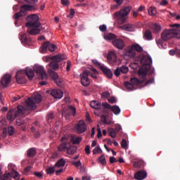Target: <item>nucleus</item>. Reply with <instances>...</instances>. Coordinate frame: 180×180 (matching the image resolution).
<instances>
[{
    "label": "nucleus",
    "instance_id": "obj_12",
    "mask_svg": "<svg viewBox=\"0 0 180 180\" xmlns=\"http://www.w3.org/2000/svg\"><path fill=\"white\" fill-rule=\"evenodd\" d=\"M146 79H143V78L142 79V80H140L136 77H133V78H131L130 79L131 83L129 82H124V86L126 87V89L131 91L134 89V85H139L146 82Z\"/></svg>",
    "mask_w": 180,
    "mask_h": 180
},
{
    "label": "nucleus",
    "instance_id": "obj_18",
    "mask_svg": "<svg viewBox=\"0 0 180 180\" xmlns=\"http://www.w3.org/2000/svg\"><path fill=\"white\" fill-rule=\"evenodd\" d=\"M134 179L136 180H143L147 177V172L144 170L139 171L134 173Z\"/></svg>",
    "mask_w": 180,
    "mask_h": 180
},
{
    "label": "nucleus",
    "instance_id": "obj_7",
    "mask_svg": "<svg viewBox=\"0 0 180 180\" xmlns=\"http://www.w3.org/2000/svg\"><path fill=\"white\" fill-rule=\"evenodd\" d=\"M25 114V108L22 105H18L16 108H11L9 110L8 112L6 115V120L11 122L13 120L18 116H22Z\"/></svg>",
    "mask_w": 180,
    "mask_h": 180
},
{
    "label": "nucleus",
    "instance_id": "obj_21",
    "mask_svg": "<svg viewBox=\"0 0 180 180\" xmlns=\"http://www.w3.org/2000/svg\"><path fill=\"white\" fill-rule=\"evenodd\" d=\"M107 60H108V63L110 64H112L117 62V56L115 55V53L113 51H110L108 53V55H107Z\"/></svg>",
    "mask_w": 180,
    "mask_h": 180
},
{
    "label": "nucleus",
    "instance_id": "obj_34",
    "mask_svg": "<svg viewBox=\"0 0 180 180\" xmlns=\"http://www.w3.org/2000/svg\"><path fill=\"white\" fill-rule=\"evenodd\" d=\"M10 174H11V177L14 178L15 180L20 179V174L18 172L15 171L14 169H13V171Z\"/></svg>",
    "mask_w": 180,
    "mask_h": 180
},
{
    "label": "nucleus",
    "instance_id": "obj_30",
    "mask_svg": "<svg viewBox=\"0 0 180 180\" xmlns=\"http://www.w3.org/2000/svg\"><path fill=\"white\" fill-rule=\"evenodd\" d=\"M72 141L73 144H80L81 141H82V137L81 136H73L72 137Z\"/></svg>",
    "mask_w": 180,
    "mask_h": 180
},
{
    "label": "nucleus",
    "instance_id": "obj_58",
    "mask_svg": "<svg viewBox=\"0 0 180 180\" xmlns=\"http://www.w3.org/2000/svg\"><path fill=\"white\" fill-rule=\"evenodd\" d=\"M98 29H100V31L102 32H104L106 31V25H100V27H98Z\"/></svg>",
    "mask_w": 180,
    "mask_h": 180
},
{
    "label": "nucleus",
    "instance_id": "obj_36",
    "mask_svg": "<svg viewBox=\"0 0 180 180\" xmlns=\"http://www.w3.org/2000/svg\"><path fill=\"white\" fill-rule=\"evenodd\" d=\"M108 134L110 136H111L112 139H115L116 137V132L113 128H109Z\"/></svg>",
    "mask_w": 180,
    "mask_h": 180
},
{
    "label": "nucleus",
    "instance_id": "obj_5",
    "mask_svg": "<svg viewBox=\"0 0 180 180\" xmlns=\"http://www.w3.org/2000/svg\"><path fill=\"white\" fill-rule=\"evenodd\" d=\"M35 103H34V102ZM41 102V96L39 93L34 94V99L28 98L25 102V107L27 110H34L37 109L36 103H40Z\"/></svg>",
    "mask_w": 180,
    "mask_h": 180
},
{
    "label": "nucleus",
    "instance_id": "obj_13",
    "mask_svg": "<svg viewBox=\"0 0 180 180\" xmlns=\"http://www.w3.org/2000/svg\"><path fill=\"white\" fill-rule=\"evenodd\" d=\"M112 44H113L115 48H116L117 50H120V51L124 50L125 47L124 41L121 38L113 39L112 41Z\"/></svg>",
    "mask_w": 180,
    "mask_h": 180
},
{
    "label": "nucleus",
    "instance_id": "obj_23",
    "mask_svg": "<svg viewBox=\"0 0 180 180\" xmlns=\"http://www.w3.org/2000/svg\"><path fill=\"white\" fill-rule=\"evenodd\" d=\"M20 40L21 43L24 44H30L31 42V39L29 38L26 34H20Z\"/></svg>",
    "mask_w": 180,
    "mask_h": 180
},
{
    "label": "nucleus",
    "instance_id": "obj_8",
    "mask_svg": "<svg viewBox=\"0 0 180 180\" xmlns=\"http://www.w3.org/2000/svg\"><path fill=\"white\" fill-rule=\"evenodd\" d=\"M39 9V7H37V6H32V5H22L20 7V11L18 13H15L14 17L15 19L17 20L20 17H23L26 15L27 11H34Z\"/></svg>",
    "mask_w": 180,
    "mask_h": 180
},
{
    "label": "nucleus",
    "instance_id": "obj_19",
    "mask_svg": "<svg viewBox=\"0 0 180 180\" xmlns=\"http://www.w3.org/2000/svg\"><path fill=\"white\" fill-rule=\"evenodd\" d=\"M51 95L55 99H61L63 97V91L60 89H52L51 91Z\"/></svg>",
    "mask_w": 180,
    "mask_h": 180
},
{
    "label": "nucleus",
    "instance_id": "obj_53",
    "mask_svg": "<svg viewBox=\"0 0 180 180\" xmlns=\"http://www.w3.org/2000/svg\"><path fill=\"white\" fill-rule=\"evenodd\" d=\"M61 4L64 6H68L70 5L69 0H61Z\"/></svg>",
    "mask_w": 180,
    "mask_h": 180
},
{
    "label": "nucleus",
    "instance_id": "obj_29",
    "mask_svg": "<svg viewBox=\"0 0 180 180\" xmlns=\"http://www.w3.org/2000/svg\"><path fill=\"white\" fill-rule=\"evenodd\" d=\"M144 38L145 39L149 41L153 39L152 32L150 31V30H146L144 32Z\"/></svg>",
    "mask_w": 180,
    "mask_h": 180
},
{
    "label": "nucleus",
    "instance_id": "obj_32",
    "mask_svg": "<svg viewBox=\"0 0 180 180\" xmlns=\"http://www.w3.org/2000/svg\"><path fill=\"white\" fill-rule=\"evenodd\" d=\"M36 154H37L36 149L34 148H30L27 151V156H28L29 158H33L34 157V155H36Z\"/></svg>",
    "mask_w": 180,
    "mask_h": 180
},
{
    "label": "nucleus",
    "instance_id": "obj_56",
    "mask_svg": "<svg viewBox=\"0 0 180 180\" xmlns=\"http://www.w3.org/2000/svg\"><path fill=\"white\" fill-rule=\"evenodd\" d=\"M54 116H53V113L51 112L50 114H48L47 115V120L48 122L51 121L53 119Z\"/></svg>",
    "mask_w": 180,
    "mask_h": 180
},
{
    "label": "nucleus",
    "instance_id": "obj_52",
    "mask_svg": "<svg viewBox=\"0 0 180 180\" xmlns=\"http://www.w3.org/2000/svg\"><path fill=\"white\" fill-rule=\"evenodd\" d=\"M108 102L109 103H116L117 99L115 97L112 96V97H110V98L108 99Z\"/></svg>",
    "mask_w": 180,
    "mask_h": 180
},
{
    "label": "nucleus",
    "instance_id": "obj_14",
    "mask_svg": "<svg viewBox=\"0 0 180 180\" xmlns=\"http://www.w3.org/2000/svg\"><path fill=\"white\" fill-rule=\"evenodd\" d=\"M48 72H49V74L50 75V77H51V79H53L54 82L56 83V85L58 86H61L62 79H60L58 77V73H56L52 69H49Z\"/></svg>",
    "mask_w": 180,
    "mask_h": 180
},
{
    "label": "nucleus",
    "instance_id": "obj_43",
    "mask_svg": "<svg viewBox=\"0 0 180 180\" xmlns=\"http://www.w3.org/2000/svg\"><path fill=\"white\" fill-rule=\"evenodd\" d=\"M102 153L103 150L99 146L96 147L95 149L93 150V155L101 154Z\"/></svg>",
    "mask_w": 180,
    "mask_h": 180
},
{
    "label": "nucleus",
    "instance_id": "obj_40",
    "mask_svg": "<svg viewBox=\"0 0 180 180\" xmlns=\"http://www.w3.org/2000/svg\"><path fill=\"white\" fill-rule=\"evenodd\" d=\"M55 172H56L55 167H49L46 169V173H47L48 175L53 174V173H55Z\"/></svg>",
    "mask_w": 180,
    "mask_h": 180
},
{
    "label": "nucleus",
    "instance_id": "obj_46",
    "mask_svg": "<svg viewBox=\"0 0 180 180\" xmlns=\"http://www.w3.org/2000/svg\"><path fill=\"white\" fill-rule=\"evenodd\" d=\"M122 148L125 149V150L128 148V144H127V141L125 139H122Z\"/></svg>",
    "mask_w": 180,
    "mask_h": 180
},
{
    "label": "nucleus",
    "instance_id": "obj_20",
    "mask_svg": "<svg viewBox=\"0 0 180 180\" xmlns=\"http://www.w3.org/2000/svg\"><path fill=\"white\" fill-rule=\"evenodd\" d=\"M124 55L127 56L130 58H134L136 55V52L131 48L127 47L124 49Z\"/></svg>",
    "mask_w": 180,
    "mask_h": 180
},
{
    "label": "nucleus",
    "instance_id": "obj_24",
    "mask_svg": "<svg viewBox=\"0 0 180 180\" xmlns=\"http://www.w3.org/2000/svg\"><path fill=\"white\" fill-rule=\"evenodd\" d=\"M90 107L95 110H100L103 107V103L101 104L98 101H93L90 103Z\"/></svg>",
    "mask_w": 180,
    "mask_h": 180
},
{
    "label": "nucleus",
    "instance_id": "obj_61",
    "mask_svg": "<svg viewBox=\"0 0 180 180\" xmlns=\"http://www.w3.org/2000/svg\"><path fill=\"white\" fill-rule=\"evenodd\" d=\"M167 5H168V1H167V0H162L160 1V6H166Z\"/></svg>",
    "mask_w": 180,
    "mask_h": 180
},
{
    "label": "nucleus",
    "instance_id": "obj_33",
    "mask_svg": "<svg viewBox=\"0 0 180 180\" xmlns=\"http://www.w3.org/2000/svg\"><path fill=\"white\" fill-rule=\"evenodd\" d=\"M98 162H100L101 165H106V160L105 158V155H101V157H98L97 159Z\"/></svg>",
    "mask_w": 180,
    "mask_h": 180
},
{
    "label": "nucleus",
    "instance_id": "obj_9",
    "mask_svg": "<svg viewBox=\"0 0 180 180\" xmlns=\"http://www.w3.org/2000/svg\"><path fill=\"white\" fill-rule=\"evenodd\" d=\"M67 56L65 54H57L56 56H51V59L53 60L49 64V66L53 70L58 69V63H61L62 60H66Z\"/></svg>",
    "mask_w": 180,
    "mask_h": 180
},
{
    "label": "nucleus",
    "instance_id": "obj_16",
    "mask_svg": "<svg viewBox=\"0 0 180 180\" xmlns=\"http://www.w3.org/2000/svg\"><path fill=\"white\" fill-rule=\"evenodd\" d=\"M141 64L143 66H148V68H150L152 64L151 57L147 55H143L141 59Z\"/></svg>",
    "mask_w": 180,
    "mask_h": 180
},
{
    "label": "nucleus",
    "instance_id": "obj_37",
    "mask_svg": "<svg viewBox=\"0 0 180 180\" xmlns=\"http://www.w3.org/2000/svg\"><path fill=\"white\" fill-rule=\"evenodd\" d=\"M139 75L142 76L143 79H146L147 71L143 69H140L139 71Z\"/></svg>",
    "mask_w": 180,
    "mask_h": 180
},
{
    "label": "nucleus",
    "instance_id": "obj_27",
    "mask_svg": "<svg viewBox=\"0 0 180 180\" xmlns=\"http://www.w3.org/2000/svg\"><path fill=\"white\" fill-rule=\"evenodd\" d=\"M129 48L133 49L134 51H135L136 52H139V53H141L143 51V47H141L139 44H131V46H129Z\"/></svg>",
    "mask_w": 180,
    "mask_h": 180
},
{
    "label": "nucleus",
    "instance_id": "obj_26",
    "mask_svg": "<svg viewBox=\"0 0 180 180\" xmlns=\"http://www.w3.org/2000/svg\"><path fill=\"white\" fill-rule=\"evenodd\" d=\"M120 28H122V30L127 32H134L135 30V27H134V25L131 24H126L124 25L120 26Z\"/></svg>",
    "mask_w": 180,
    "mask_h": 180
},
{
    "label": "nucleus",
    "instance_id": "obj_49",
    "mask_svg": "<svg viewBox=\"0 0 180 180\" xmlns=\"http://www.w3.org/2000/svg\"><path fill=\"white\" fill-rule=\"evenodd\" d=\"M121 73H122V71H121V70H120V68H117L114 71V75L116 77H120V75H121Z\"/></svg>",
    "mask_w": 180,
    "mask_h": 180
},
{
    "label": "nucleus",
    "instance_id": "obj_31",
    "mask_svg": "<svg viewBox=\"0 0 180 180\" xmlns=\"http://www.w3.org/2000/svg\"><path fill=\"white\" fill-rule=\"evenodd\" d=\"M65 163H66V162L65 161V160L63 158H62V159H60L58 161H57L56 165H54L53 167H64Z\"/></svg>",
    "mask_w": 180,
    "mask_h": 180
},
{
    "label": "nucleus",
    "instance_id": "obj_2",
    "mask_svg": "<svg viewBox=\"0 0 180 180\" xmlns=\"http://www.w3.org/2000/svg\"><path fill=\"white\" fill-rule=\"evenodd\" d=\"M27 23L25 24L26 27H30L27 30V32L30 35L36 36L40 32V26L41 25L39 23V17L36 14H32L26 18Z\"/></svg>",
    "mask_w": 180,
    "mask_h": 180
},
{
    "label": "nucleus",
    "instance_id": "obj_44",
    "mask_svg": "<svg viewBox=\"0 0 180 180\" xmlns=\"http://www.w3.org/2000/svg\"><path fill=\"white\" fill-rule=\"evenodd\" d=\"M92 63L95 65V66H97L98 68H100V70H101L102 67H105L103 65H101V63L99 62H98V60H92Z\"/></svg>",
    "mask_w": 180,
    "mask_h": 180
},
{
    "label": "nucleus",
    "instance_id": "obj_38",
    "mask_svg": "<svg viewBox=\"0 0 180 180\" xmlns=\"http://www.w3.org/2000/svg\"><path fill=\"white\" fill-rule=\"evenodd\" d=\"M51 45V44H50V42H45L44 44H43L42 45V52L45 53L46 52L47 49L49 48V46Z\"/></svg>",
    "mask_w": 180,
    "mask_h": 180
},
{
    "label": "nucleus",
    "instance_id": "obj_45",
    "mask_svg": "<svg viewBox=\"0 0 180 180\" xmlns=\"http://www.w3.org/2000/svg\"><path fill=\"white\" fill-rule=\"evenodd\" d=\"M97 132H98L97 134L98 139L101 138L103 135H102V131L101 130V127L99 125L97 126Z\"/></svg>",
    "mask_w": 180,
    "mask_h": 180
},
{
    "label": "nucleus",
    "instance_id": "obj_6",
    "mask_svg": "<svg viewBox=\"0 0 180 180\" xmlns=\"http://www.w3.org/2000/svg\"><path fill=\"white\" fill-rule=\"evenodd\" d=\"M67 138L63 136L61 139L62 144L58 146V150L60 152H64L67 150L68 154L74 155L77 152V148L75 146H71L70 143L67 142Z\"/></svg>",
    "mask_w": 180,
    "mask_h": 180
},
{
    "label": "nucleus",
    "instance_id": "obj_47",
    "mask_svg": "<svg viewBox=\"0 0 180 180\" xmlns=\"http://www.w3.org/2000/svg\"><path fill=\"white\" fill-rule=\"evenodd\" d=\"M48 49H49V51L50 52H54L55 50L56 49V46L55 44H51L50 45V46H49Z\"/></svg>",
    "mask_w": 180,
    "mask_h": 180
},
{
    "label": "nucleus",
    "instance_id": "obj_11",
    "mask_svg": "<svg viewBox=\"0 0 180 180\" xmlns=\"http://www.w3.org/2000/svg\"><path fill=\"white\" fill-rule=\"evenodd\" d=\"M11 75L9 74H7L3 77V79H1L0 82V89H2L3 88H5L8 86V84L11 83ZM0 102L4 104L3 98H2V94L0 93Z\"/></svg>",
    "mask_w": 180,
    "mask_h": 180
},
{
    "label": "nucleus",
    "instance_id": "obj_57",
    "mask_svg": "<svg viewBox=\"0 0 180 180\" xmlns=\"http://www.w3.org/2000/svg\"><path fill=\"white\" fill-rule=\"evenodd\" d=\"M71 66H72V63L69 60L67 63V67H66V70L67 72H69L70 70H71Z\"/></svg>",
    "mask_w": 180,
    "mask_h": 180
},
{
    "label": "nucleus",
    "instance_id": "obj_4",
    "mask_svg": "<svg viewBox=\"0 0 180 180\" xmlns=\"http://www.w3.org/2000/svg\"><path fill=\"white\" fill-rule=\"evenodd\" d=\"M172 38L180 39V30L175 28L166 29L161 33V39L164 41L172 39Z\"/></svg>",
    "mask_w": 180,
    "mask_h": 180
},
{
    "label": "nucleus",
    "instance_id": "obj_22",
    "mask_svg": "<svg viewBox=\"0 0 180 180\" xmlns=\"http://www.w3.org/2000/svg\"><path fill=\"white\" fill-rule=\"evenodd\" d=\"M101 72H103L104 75L107 77L108 79H112L113 73L110 70V69H108L106 66H101V69H100Z\"/></svg>",
    "mask_w": 180,
    "mask_h": 180
},
{
    "label": "nucleus",
    "instance_id": "obj_17",
    "mask_svg": "<svg viewBox=\"0 0 180 180\" xmlns=\"http://www.w3.org/2000/svg\"><path fill=\"white\" fill-rule=\"evenodd\" d=\"M76 130L79 134H82L86 130V125L83 120H79L77 125H76Z\"/></svg>",
    "mask_w": 180,
    "mask_h": 180
},
{
    "label": "nucleus",
    "instance_id": "obj_54",
    "mask_svg": "<svg viewBox=\"0 0 180 180\" xmlns=\"http://www.w3.org/2000/svg\"><path fill=\"white\" fill-rule=\"evenodd\" d=\"M146 10V7L143 5L139 7L138 10H136V12L141 13L143 12Z\"/></svg>",
    "mask_w": 180,
    "mask_h": 180
},
{
    "label": "nucleus",
    "instance_id": "obj_35",
    "mask_svg": "<svg viewBox=\"0 0 180 180\" xmlns=\"http://www.w3.org/2000/svg\"><path fill=\"white\" fill-rule=\"evenodd\" d=\"M150 28L152 29L153 33H158V25L156 23H152L150 25Z\"/></svg>",
    "mask_w": 180,
    "mask_h": 180
},
{
    "label": "nucleus",
    "instance_id": "obj_50",
    "mask_svg": "<svg viewBox=\"0 0 180 180\" xmlns=\"http://www.w3.org/2000/svg\"><path fill=\"white\" fill-rule=\"evenodd\" d=\"M109 162H110V164H113L115 162H118V160H117L115 157H110Z\"/></svg>",
    "mask_w": 180,
    "mask_h": 180
},
{
    "label": "nucleus",
    "instance_id": "obj_48",
    "mask_svg": "<svg viewBox=\"0 0 180 180\" xmlns=\"http://www.w3.org/2000/svg\"><path fill=\"white\" fill-rule=\"evenodd\" d=\"M75 14V10L72 8L70 10V14L69 15H68V17L72 19V18H74Z\"/></svg>",
    "mask_w": 180,
    "mask_h": 180
},
{
    "label": "nucleus",
    "instance_id": "obj_28",
    "mask_svg": "<svg viewBox=\"0 0 180 180\" xmlns=\"http://www.w3.org/2000/svg\"><path fill=\"white\" fill-rule=\"evenodd\" d=\"M117 36L114 34L112 33H106L104 34V39L107 41H110V40H114V39H117Z\"/></svg>",
    "mask_w": 180,
    "mask_h": 180
},
{
    "label": "nucleus",
    "instance_id": "obj_51",
    "mask_svg": "<svg viewBox=\"0 0 180 180\" xmlns=\"http://www.w3.org/2000/svg\"><path fill=\"white\" fill-rule=\"evenodd\" d=\"M69 109H70V110H72V115L75 116V114L77 113V109L75 107H73L72 105H70Z\"/></svg>",
    "mask_w": 180,
    "mask_h": 180
},
{
    "label": "nucleus",
    "instance_id": "obj_10",
    "mask_svg": "<svg viewBox=\"0 0 180 180\" xmlns=\"http://www.w3.org/2000/svg\"><path fill=\"white\" fill-rule=\"evenodd\" d=\"M109 110H111L115 115H119L121 113V108L119 106L110 105L109 103L104 102L103 103V112L107 115H109Z\"/></svg>",
    "mask_w": 180,
    "mask_h": 180
},
{
    "label": "nucleus",
    "instance_id": "obj_25",
    "mask_svg": "<svg viewBox=\"0 0 180 180\" xmlns=\"http://www.w3.org/2000/svg\"><path fill=\"white\" fill-rule=\"evenodd\" d=\"M90 70H91V72L89 71V76L90 75V77H91V78L93 79L96 81L98 79L97 75H98L97 70L94 69L93 67H91V68H90Z\"/></svg>",
    "mask_w": 180,
    "mask_h": 180
},
{
    "label": "nucleus",
    "instance_id": "obj_3",
    "mask_svg": "<svg viewBox=\"0 0 180 180\" xmlns=\"http://www.w3.org/2000/svg\"><path fill=\"white\" fill-rule=\"evenodd\" d=\"M132 8L131 6L123 7L120 11H117L114 14L115 18L119 25H123L127 21V16L131 12Z\"/></svg>",
    "mask_w": 180,
    "mask_h": 180
},
{
    "label": "nucleus",
    "instance_id": "obj_60",
    "mask_svg": "<svg viewBox=\"0 0 180 180\" xmlns=\"http://www.w3.org/2000/svg\"><path fill=\"white\" fill-rule=\"evenodd\" d=\"M16 122H17V124H18V126H22V125H23V124H25V122L22 121V120H20V119H18V120H16Z\"/></svg>",
    "mask_w": 180,
    "mask_h": 180
},
{
    "label": "nucleus",
    "instance_id": "obj_39",
    "mask_svg": "<svg viewBox=\"0 0 180 180\" xmlns=\"http://www.w3.org/2000/svg\"><path fill=\"white\" fill-rule=\"evenodd\" d=\"M11 176V172L5 173L4 175L0 176V179L1 180H8V179Z\"/></svg>",
    "mask_w": 180,
    "mask_h": 180
},
{
    "label": "nucleus",
    "instance_id": "obj_15",
    "mask_svg": "<svg viewBox=\"0 0 180 180\" xmlns=\"http://www.w3.org/2000/svg\"><path fill=\"white\" fill-rule=\"evenodd\" d=\"M89 74V70H84L83 74L80 75L81 77V84L84 86H88L91 82L89 81V79L88 78Z\"/></svg>",
    "mask_w": 180,
    "mask_h": 180
},
{
    "label": "nucleus",
    "instance_id": "obj_62",
    "mask_svg": "<svg viewBox=\"0 0 180 180\" xmlns=\"http://www.w3.org/2000/svg\"><path fill=\"white\" fill-rule=\"evenodd\" d=\"M90 146H86V148H84V151H86V155H90L91 154V150H89Z\"/></svg>",
    "mask_w": 180,
    "mask_h": 180
},
{
    "label": "nucleus",
    "instance_id": "obj_42",
    "mask_svg": "<svg viewBox=\"0 0 180 180\" xmlns=\"http://www.w3.org/2000/svg\"><path fill=\"white\" fill-rule=\"evenodd\" d=\"M120 68V70L122 71V74H127L128 72V71L129 70V69L128 68L127 66L123 65L120 68Z\"/></svg>",
    "mask_w": 180,
    "mask_h": 180
},
{
    "label": "nucleus",
    "instance_id": "obj_1",
    "mask_svg": "<svg viewBox=\"0 0 180 180\" xmlns=\"http://www.w3.org/2000/svg\"><path fill=\"white\" fill-rule=\"evenodd\" d=\"M34 72L38 75V79L47 80L48 75L42 66H34V70L30 68L18 70L17 74H15V80H17L18 84H24L27 82L25 75L28 77L29 80L31 81L34 76Z\"/></svg>",
    "mask_w": 180,
    "mask_h": 180
},
{
    "label": "nucleus",
    "instance_id": "obj_55",
    "mask_svg": "<svg viewBox=\"0 0 180 180\" xmlns=\"http://www.w3.org/2000/svg\"><path fill=\"white\" fill-rule=\"evenodd\" d=\"M14 134V128L13 127H8V134L9 136H12Z\"/></svg>",
    "mask_w": 180,
    "mask_h": 180
},
{
    "label": "nucleus",
    "instance_id": "obj_41",
    "mask_svg": "<svg viewBox=\"0 0 180 180\" xmlns=\"http://www.w3.org/2000/svg\"><path fill=\"white\" fill-rule=\"evenodd\" d=\"M148 13L150 15L155 16L157 14V10L154 7H150L148 9Z\"/></svg>",
    "mask_w": 180,
    "mask_h": 180
},
{
    "label": "nucleus",
    "instance_id": "obj_64",
    "mask_svg": "<svg viewBox=\"0 0 180 180\" xmlns=\"http://www.w3.org/2000/svg\"><path fill=\"white\" fill-rule=\"evenodd\" d=\"M176 57L180 58V48H176Z\"/></svg>",
    "mask_w": 180,
    "mask_h": 180
},
{
    "label": "nucleus",
    "instance_id": "obj_63",
    "mask_svg": "<svg viewBox=\"0 0 180 180\" xmlns=\"http://www.w3.org/2000/svg\"><path fill=\"white\" fill-rule=\"evenodd\" d=\"M24 1L28 4H36L38 1V0H24Z\"/></svg>",
    "mask_w": 180,
    "mask_h": 180
},
{
    "label": "nucleus",
    "instance_id": "obj_59",
    "mask_svg": "<svg viewBox=\"0 0 180 180\" xmlns=\"http://www.w3.org/2000/svg\"><path fill=\"white\" fill-rule=\"evenodd\" d=\"M110 95V94L108 91H105V92H103V94H101V97L108 98V97H109Z\"/></svg>",
    "mask_w": 180,
    "mask_h": 180
}]
</instances>
